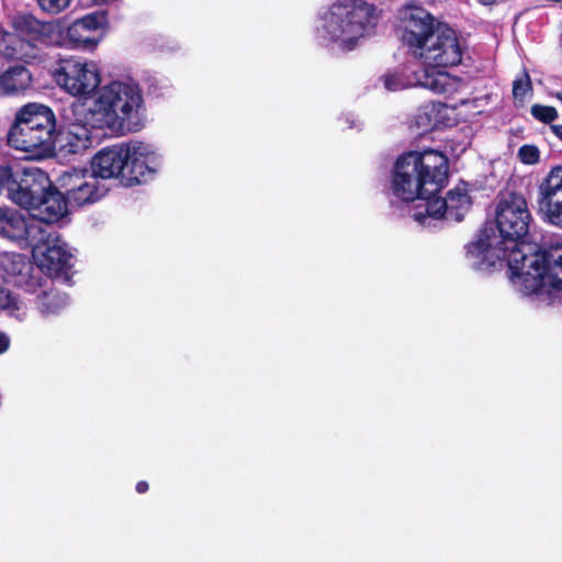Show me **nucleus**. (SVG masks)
Wrapping results in <instances>:
<instances>
[{
	"instance_id": "obj_18",
	"label": "nucleus",
	"mask_w": 562,
	"mask_h": 562,
	"mask_svg": "<svg viewBox=\"0 0 562 562\" xmlns=\"http://www.w3.org/2000/svg\"><path fill=\"white\" fill-rule=\"evenodd\" d=\"M42 189L33 193L30 204H21L22 207L32 212L33 218L36 222L54 223L63 218L68 213L69 202L65 194L50 186L48 176L46 175V183L41 186Z\"/></svg>"
},
{
	"instance_id": "obj_31",
	"label": "nucleus",
	"mask_w": 562,
	"mask_h": 562,
	"mask_svg": "<svg viewBox=\"0 0 562 562\" xmlns=\"http://www.w3.org/2000/svg\"><path fill=\"white\" fill-rule=\"evenodd\" d=\"M530 111L535 119L543 123H551L558 117V112L553 106L533 104Z\"/></svg>"
},
{
	"instance_id": "obj_1",
	"label": "nucleus",
	"mask_w": 562,
	"mask_h": 562,
	"mask_svg": "<svg viewBox=\"0 0 562 562\" xmlns=\"http://www.w3.org/2000/svg\"><path fill=\"white\" fill-rule=\"evenodd\" d=\"M531 215L526 199L517 193L503 194L496 206V223L494 227L482 229L477 238L468 246L469 263L477 270H486L497 261L514 257L515 252L529 254L532 247L521 239L527 235Z\"/></svg>"
},
{
	"instance_id": "obj_27",
	"label": "nucleus",
	"mask_w": 562,
	"mask_h": 562,
	"mask_svg": "<svg viewBox=\"0 0 562 562\" xmlns=\"http://www.w3.org/2000/svg\"><path fill=\"white\" fill-rule=\"evenodd\" d=\"M0 313L9 317L22 321L27 315V307L10 290L0 286Z\"/></svg>"
},
{
	"instance_id": "obj_5",
	"label": "nucleus",
	"mask_w": 562,
	"mask_h": 562,
	"mask_svg": "<svg viewBox=\"0 0 562 562\" xmlns=\"http://www.w3.org/2000/svg\"><path fill=\"white\" fill-rule=\"evenodd\" d=\"M509 271L512 283L522 294L562 302V245L548 254L516 251Z\"/></svg>"
},
{
	"instance_id": "obj_11",
	"label": "nucleus",
	"mask_w": 562,
	"mask_h": 562,
	"mask_svg": "<svg viewBox=\"0 0 562 562\" xmlns=\"http://www.w3.org/2000/svg\"><path fill=\"white\" fill-rule=\"evenodd\" d=\"M472 203L470 186L460 181L447 192L445 198L434 195L427 202L426 212L416 211L413 217L423 226H429L431 220L447 218L459 222L471 210Z\"/></svg>"
},
{
	"instance_id": "obj_28",
	"label": "nucleus",
	"mask_w": 562,
	"mask_h": 562,
	"mask_svg": "<svg viewBox=\"0 0 562 562\" xmlns=\"http://www.w3.org/2000/svg\"><path fill=\"white\" fill-rule=\"evenodd\" d=\"M483 99H472L462 101L460 104L450 106L452 110L450 116L456 114L462 120H471L483 112Z\"/></svg>"
},
{
	"instance_id": "obj_30",
	"label": "nucleus",
	"mask_w": 562,
	"mask_h": 562,
	"mask_svg": "<svg viewBox=\"0 0 562 562\" xmlns=\"http://www.w3.org/2000/svg\"><path fill=\"white\" fill-rule=\"evenodd\" d=\"M531 92V80L527 72H522L513 83V94L517 100H525Z\"/></svg>"
},
{
	"instance_id": "obj_17",
	"label": "nucleus",
	"mask_w": 562,
	"mask_h": 562,
	"mask_svg": "<svg viewBox=\"0 0 562 562\" xmlns=\"http://www.w3.org/2000/svg\"><path fill=\"white\" fill-rule=\"evenodd\" d=\"M37 24L42 23L30 22L27 33L9 32L0 27V57L26 63L38 59L46 43L37 38Z\"/></svg>"
},
{
	"instance_id": "obj_12",
	"label": "nucleus",
	"mask_w": 562,
	"mask_h": 562,
	"mask_svg": "<svg viewBox=\"0 0 562 562\" xmlns=\"http://www.w3.org/2000/svg\"><path fill=\"white\" fill-rule=\"evenodd\" d=\"M56 186L69 204L75 206L94 203L108 192L106 186L91 169H68L57 177Z\"/></svg>"
},
{
	"instance_id": "obj_24",
	"label": "nucleus",
	"mask_w": 562,
	"mask_h": 562,
	"mask_svg": "<svg viewBox=\"0 0 562 562\" xmlns=\"http://www.w3.org/2000/svg\"><path fill=\"white\" fill-rule=\"evenodd\" d=\"M450 105L442 103H429L422 106L414 117V124L423 132L437 128L440 125H451Z\"/></svg>"
},
{
	"instance_id": "obj_36",
	"label": "nucleus",
	"mask_w": 562,
	"mask_h": 562,
	"mask_svg": "<svg viewBox=\"0 0 562 562\" xmlns=\"http://www.w3.org/2000/svg\"><path fill=\"white\" fill-rule=\"evenodd\" d=\"M148 490V484L145 481H140L136 484V491L138 493H145Z\"/></svg>"
},
{
	"instance_id": "obj_15",
	"label": "nucleus",
	"mask_w": 562,
	"mask_h": 562,
	"mask_svg": "<svg viewBox=\"0 0 562 562\" xmlns=\"http://www.w3.org/2000/svg\"><path fill=\"white\" fill-rule=\"evenodd\" d=\"M161 166L162 157L154 145L138 139L126 143V186L151 180Z\"/></svg>"
},
{
	"instance_id": "obj_6",
	"label": "nucleus",
	"mask_w": 562,
	"mask_h": 562,
	"mask_svg": "<svg viewBox=\"0 0 562 562\" xmlns=\"http://www.w3.org/2000/svg\"><path fill=\"white\" fill-rule=\"evenodd\" d=\"M57 119L54 111L42 103L21 106L7 134L8 145L25 153L31 159L54 157V133Z\"/></svg>"
},
{
	"instance_id": "obj_34",
	"label": "nucleus",
	"mask_w": 562,
	"mask_h": 562,
	"mask_svg": "<svg viewBox=\"0 0 562 562\" xmlns=\"http://www.w3.org/2000/svg\"><path fill=\"white\" fill-rule=\"evenodd\" d=\"M10 347V338L5 333L0 331V351H7Z\"/></svg>"
},
{
	"instance_id": "obj_38",
	"label": "nucleus",
	"mask_w": 562,
	"mask_h": 562,
	"mask_svg": "<svg viewBox=\"0 0 562 562\" xmlns=\"http://www.w3.org/2000/svg\"><path fill=\"white\" fill-rule=\"evenodd\" d=\"M554 97H555L559 101H561V103H562V91H561V92H557V93L554 94Z\"/></svg>"
},
{
	"instance_id": "obj_16",
	"label": "nucleus",
	"mask_w": 562,
	"mask_h": 562,
	"mask_svg": "<svg viewBox=\"0 0 562 562\" xmlns=\"http://www.w3.org/2000/svg\"><path fill=\"white\" fill-rule=\"evenodd\" d=\"M381 81L387 91H398L408 87H424L436 93L451 94L462 87V81L447 71L429 72L424 70L415 74L414 78H407L402 72L390 71L382 76Z\"/></svg>"
},
{
	"instance_id": "obj_13",
	"label": "nucleus",
	"mask_w": 562,
	"mask_h": 562,
	"mask_svg": "<svg viewBox=\"0 0 562 562\" xmlns=\"http://www.w3.org/2000/svg\"><path fill=\"white\" fill-rule=\"evenodd\" d=\"M46 183V173L36 167L12 168L0 164V194L13 203L30 204L31 195Z\"/></svg>"
},
{
	"instance_id": "obj_7",
	"label": "nucleus",
	"mask_w": 562,
	"mask_h": 562,
	"mask_svg": "<svg viewBox=\"0 0 562 562\" xmlns=\"http://www.w3.org/2000/svg\"><path fill=\"white\" fill-rule=\"evenodd\" d=\"M108 26V13L98 10L75 20L67 27L57 23L37 24V38L46 46L92 52L103 41Z\"/></svg>"
},
{
	"instance_id": "obj_23",
	"label": "nucleus",
	"mask_w": 562,
	"mask_h": 562,
	"mask_svg": "<svg viewBox=\"0 0 562 562\" xmlns=\"http://www.w3.org/2000/svg\"><path fill=\"white\" fill-rule=\"evenodd\" d=\"M35 283L36 291L31 293L35 295L34 306L42 317L57 316L68 306V296L49 286L47 280L40 277Z\"/></svg>"
},
{
	"instance_id": "obj_32",
	"label": "nucleus",
	"mask_w": 562,
	"mask_h": 562,
	"mask_svg": "<svg viewBox=\"0 0 562 562\" xmlns=\"http://www.w3.org/2000/svg\"><path fill=\"white\" fill-rule=\"evenodd\" d=\"M518 158L525 165H535L540 159V150L535 145H522L518 149Z\"/></svg>"
},
{
	"instance_id": "obj_10",
	"label": "nucleus",
	"mask_w": 562,
	"mask_h": 562,
	"mask_svg": "<svg viewBox=\"0 0 562 562\" xmlns=\"http://www.w3.org/2000/svg\"><path fill=\"white\" fill-rule=\"evenodd\" d=\"M74 117L54 133V157L61 159H70L82 155L87 149L92 147L94 136L88 115V109L82 105L74 106Z\"/></svg>"
},
{
	"instance_id": "obj_19",
	"label": "nucleus",
	"mask_w": 562,
	"mask_h": 562,
	"mask_svg": "<svg viewBox=\"0 0 562 562\" xmlns=\"http://www.w3.org/2000/svg\"><path fill=\"white\" fill-rule=\"evenodd\" d=\"M43 239V229L38 234L35 243H29L33 246V259L36 267L48 276H58L70 267L72 256L66 243L58 238Z\"/></svg>"
},
{
	"instance_id": "obj_20",
	"label": "nucleus",
	"mask_w": 562,
	"mask_h": 562,
	"mask_svg": "<svg viewBox=\"0 0 562 562\" xmlns=\"http://www.w3.org/2000/svg\"><path fill=\"white\" fill-rule=\"evenodd\" d=\"M38 278L25 256L14 252L0 255V279L4 282L35 292Z\"/></svg>"
},
{
	"instance_id": "obj_4",
	"label": "nucleus",
	"mask_w": 562,
	"mask_h": 562,
	"mask_svg": "<svg viewBox=\"0 0 562 562\" xmlns=\"http://www.w3.org/2000/svg\"><path fill=\"white\" fill-rule=\"evenodd\" d=\"M381 18V11L364 0H342L330 5L319 18L316 33L323 42L353 49L370 36Z\"/></svg>"
},
{
	"instance_id": "obj_8",
	"label": "nucleus",
	"mask_w": 562,
	"mask_h": 562,
	"mask_svg": "<svg viewBox=\"0 0 562 562\" xmlns=\"http://www.w3.org/2000/svg\"><path fill=\"white\" fill-rule=\"evenodd\" d=\"M52 77L60 90L78 99L93 98L102 87L99 65L79 56L59 58L52 70Z\"/></svg>"
},
{
	"instance_id": "obj_21",
	"label": "nucleus",
	"mask_w": 562,
	"mask_h": 562,
	"mask_svg": "<svg viewBox=\"0 0 562 562\" xmlns=\"http://www.w3.org/2000/svg\"><path fill=\"white\" fill-rule=\"evenodd\" d=\"M90 167L100 181L120 178L125 183L126 143L102 148L92 157Z\"/></svg>"
},
{
	"instance_id": "obj_3",
	"label": "nucleus",
	"mask_w": 562,
	"mask_h": 562,
	"mask_svg": "<svg viewBox=\"0 0 562 562\" xmlns=\"http://www.w3.org/2000/svg\"><path fill=\"white\" fill-rule=\"evenodd\" d=\"M93 127L115 134L139 132L145 126L146 103L138 83L115 79L99 88L88 109Z\"/></svg>"
},
{
	"instance_id": "obj_9",
	"label": "nucleus",
	"mask_w": 562,
	"mask_h": 562,
	"mask_svg": "<svg viewBox=\"0 0 562 562\" xmlns=\"http://www.w3.org/2000/svg\"><path fill=\"white\" fill-rule=\"evenodd\" d=\"M463 45L458 33L445 23L437 22L436 30L424 46L416 50L419 59L429 72L441 71V68L461 63Z\"/></svg>"
},
{
	"instance_id": "obj_37",
	"label": "nucleus",
	"mask_w": 562,
	"mask_h": 562,
	"mask_svg": "<svg viewBox=\"0 0 562 562\" xmlns=\"http://www.w3.org/2000/svg\"><path fill=\"white\" fill-rule=\"evenodd\" d=\"M483 5H493L499 3L502 0H477Z\"/></svg>"
},
{
	"instance_id": "obj_35",
	"label": "nucleus",
	"mask_w": 562,
	"mask_h": 562,
	"mask_svg": "<svg viewBox=\"0 0 562 562\" xmlns=\"http://www.w3.org/2000/svg\"><path fill=\"white\" fill-rule=\"evenodd\" d=\"M551 131L562 142V125H551Z\"/></svg>"
},
{
	"instance_id": "obj_33",
	"label": "nucleus",
	"mask_w": 562,
	"mask_h": 562,
	"mask_svg": "<svg viewBox=\"0 0 562 562\" xmlns=\"http://www.w3.org/2000/svg\"><path fill=\"white\" fill-rule=\"evenodd\" d=\"M71 2L72 0H37L41 9L52 14L65 11Z\"/></svg>"
},
{
	"instance_id": "obj_25",
	"label": "nucleus",
	"mask_w": 562,
	"mask_h": 562,
	"mask_svg": "<svg viewBox=\"0 0 562 562\" xmlns=\"http://www.w3.org/2000/svg\"><path fill=\"white\" fill-rule=\"evenodd\" d=\"M560 199H562V166H555L538 187V209L541 210Z\"/></svg>"
},
{
	"instance_id": "obj_2",
	"label": "nucleus",
	"mask_w": 562,
	"mask_h": 562,
	"mask_svg": "<svg viewBox=\"0 0 562 562\" xmlns=\"http://www.w3.org/2000/svg\"><path fill=\"white\" fill-rule=\"evenodd\" d=\"M448 172V158L439 150L404 153L397 157L392 169L391 194L406 203L418 201L419 207L426 211L427 202L446 184Z\"/></svg>"
},
{
	"instance_id": "obj_14",
	"label": "nucleus",
	"mask_w": 562,
	"mask_h": 562,
	"mask_svg": "<svg viewBox=\"0 0 562 562\" xmlns=\"http://www.w3.org/2000/svg\"><path fill=\"white\" fill-rule=\"evenodd\" d=\"M402 42L413 56L419 50L436 30L434 16L422 7L405 4L396 14Z\"/></svg>"
},
{
	"instance_id": "obj_22",
	"label": "nucleus",
	"mask_w": 562,
	"mask_h": 562,
	"mask_svg": "<svg viewBox=\"0 0 562 562\" xmlns=\"http://www.w3.org/2000/svg\"><path fill=\"white\" fill-rule=\"evenodd\" d=\"M41 233V224L27 218L16 210L0 207V236L10 240L35 243Z\"/></svg>"
},
{
	"instance_id": "obj_29",
	"label": "nucleus",
	"mask_w": 562,
	"mask_h": 562,
	"mask_svg": "<svg viewBox=\"0 0 562 562\" xmlns=\"http://www.w3.org/2000/svg\"><path fill=\"white\" fill-rule=\"evenodd\" d=\"M539 213L543 216L544 221L562 228V199L539 210Z\"/></svg>"
},
{
	"instance_id": "obj_26",
	"label": "nucleus",
	"mask_w": 562,
	"mask_h": 562,
	"mask_svg": "<svg viewBox=\"0 0 562 562\" xmlns=\"http://www.w3.org/2000/svg\"><path fill=\"white\" fill-rule=\"evenodd\" d=\"M31 80V74L25 67H11L0 74V95L23 91L30 87Z\"/></svg>"
}]
</instances>
